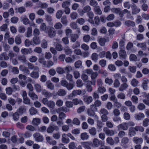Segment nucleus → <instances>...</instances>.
<instances>
[{
	"label": "nucleus",
	"instance_id": "obj_62",
	"mask_svg": "<svg viewBox=\"0 0 149 149\" xmlns=\"http://www.w3.org/2000/svg\"><path fill=\"white\" fill-rule=\"evenodd\" d=\"M106 61L104 59H102L99 61V64L102 67H104L106 66Z\"/></svg>",
	"mask_w": 149,
	"mask_h": 149
},
{
	"label": "nucleus",
	"instance_id": "obj_31",
	"mask_svg": "<svg viewBox=\"0 0 149 149\" xmlns=\"http://www.w3.org/2000/svg\"><path fill=\"white\" fill-rule=\"evenodd\" d=\"M64 12L62 10H58L56 14V17L58 19H59L61 18Z\"/></svg>",
	"mask_w": 149,
	"mask_h": 149
},
{
	"label": "nucleus",
	"instance_id": "obj_50",
	"mask_svg": "<svg viewBox=\"0 0 149 149\" xmlns=\"http://www.w3.org/2000/svg\"><path fill=\"white\" fill-rule=\"evenodd\" d=\"M125 43V39L123 38L121 39L119 42L120 48V49H123L124 47Z\"/></svg>",
	"mask_w": 149,
	"mask_h": 149
},
{
	"label": "nucleus",
	"instance_id": "obj_42",
	"mask_svg": "<svg viewBox=\"0 0 149 149\" xmlns=\"http://www.w3.org/2000/svg\"><path fill=\"white\" fill-rule=\"evenodd\" d=\"M16 56V54L15 53H14L13 51H10L9 52L8 56L9 58H10V59L11 60L13 58L15 57Z\"/></svg>",
	"mask_w": 149,
	"mask_h": 149
},
{
	"label": "nucleus",
	"instance_id": "obj_39",
	"mask_svg": "<svg viewBox=\"0 0 149 149\" xmlns=\"http://www.w3.org/2000/svg\"><path fill=\"white\" fill-rule=\"evenodd\" d=\"M70 2L69 1H64L63 2L62 7L64 8L68 7L70 5Z\"/></svg>",
	"mask_w": 149,
	"mask_h": 149
},
{
	"label": "nucleus",
	"instance_id": "obj_26",
	"mask_svg": "<svg viewBox=\"0 0 149 149\" xmlns=\"http://www.w3.org/2000/svg\"><path fill=\"white\" fill-rule=\"evenodd\" d=\"M66 91L63 89H60L57 92V94L59 96H64L66 94Z\"/></svg>",
	"mask_w": 149,
	"mask_h": 149
},
{
	"label": "nucleus",
	"instance_id": "obj_15",
	"mask_svg": "<svg viewBox=\"0 0 149 149\" xmlns=\"http://www.w3.org/2000/svg\"><path fill=\"white\" fill-rule=\"evenodd\" d=\"M46 85L47 88L51 90H53L54 88V84L50 81H48L46 82Z\"/></svg>",
	"mask_w": 149,
	"mask_h": 149
},
{
	"label": "nucleus",
	"instance_id": "obj_7",
	"mask_svg": "<svg viewBox=\"0 0 149 149\" xmlns=\"http://www.w3.org/2000/svg\"><path fill=\"white\" fill-rule=\"evenodd\" d=\"M132 10V14H136L138 13L140 11V8H138L136 4L132 3L131 6Z\"/></svg>",
	"mask_w": 149,
	"mask_h": 149
},
{
	"label": "nucleus",
	"instance_id": "obj_48",
	"mask_svg": "<svg viewBox=\"0 0 149 149\" xmlns=\"http://www.w3.org/2000/svg\"><path fill=\"white\" fill-rule=\"evenodd\" d=\"M91 10V8L89 6H86L83 8L82 11L84 13L88 12Z\"/></svg>",
	"mask_w": 149,
	"mask_h": 149
},
{
	"label": "nucleus",
	"instance_id": "obj_4",
	"mask_svg": "<svg viewBox=\"0 0 149 149\" xmlns=\"http://www.w3.org/2000/svg\"><path fill=\"white\" fill-rule=\"evenodd\" d=\"M33 136L36 141L38 142H42L43 140V137L39 133H36L33 135Z\"/></svg>",
	"mask_w": 149,
	"mask_h": 149
},
{
	"label": "nucleus",
	"instance_id": "obj_32",
	"mask_svg": "<svg viewBox=\"0 0 149 149\" xmlns=\"http://www.w3.org/2000/svg\"><path fill=\"white\" fill-rule=\"evenodd\" d=\"M125 24L128 26H135V23L132 21L128 20L125 22Z\"/></svg>",
	"mask_w": 149,
	"mask_h": 149
},
{
	"label": "nucleus",
	"instance_id": "obj_9",
	"mask_svg": "<svg viewBox=\"0 0 149 149\" xmlns=\"http://www.w3.org/2000/svg\"><path fill=\"white\" fill-rule=\"evenodd\" d=\"M134 117L135 119L138 120H141L145 117V115L143 113H139L138 114L134 115Z\"/></svg>",
	"mask_w": 149,
	"mask_h": 149
},
{
	"label": "nucleus",
	"instance_id": "obj_24",
	"mask_svg": "<svg viewBox=\"0 0 149 149\" xmlns=\"http://www.w3.org/2000/svg\"><path fill=\"white\" fill-rule=\"evenodd\" d=\"M30 76L34 79H37L39 77V74L38 72L33 71L30 74Z\"/></svg>",
	"mask_w": 149,
	"mask_h": 149
},
{
	"label": "nucleus",
	"instance_id": "obj_53",
	"mask_svg": "<svg viewBox=\"0 0 149 149\" xmlns=\"http://www.w3.org/2000/svg\"><path fill=\"white\" fill-rule=\"evenodd\" d=\"M75 67L78 68L82 65V62L80 60H78L76 62L74 63Z\"/></svg>",
	"mask_w": 149,
	"mask_h": 149
},
{
	"label": "nucleus",
	"instance_id": "obj_2",
	"mask_svg": "<svg viewBox=\"0 0 149 149\" xmlns=\"http://www.w3.org/2000/svg\"><path fill=\"white\" fill-rule=\"evenodd\" d=\"M45 33H47L49 36L51 38H54L56 34L54 28L50 27H49L48 29H47Z\"/></svg>",
	"mask_w": 149,
	"mask_h": 149
},
{
	"label": "nucleus",
	"instance_id": "obj_19",
	"mask_svg": "<svg viewBox=\"0 0 149 149\" xmlns=\"http://www.w3.org/2000/svg\"><path fill=\"white\" fill-rule=\"evenodd\" d=\"M73 104L75 105H77L78 104L82 105L83 104V101L80 99L77 98H75L72 100Z\"/></svg>",
	"mask_w": 149,
	"mask_h": 149
},
{
	"label": "nucleus",
	"instance_id": "obj_58",
	"mask_svg": "<svg viewBox=\"0 0 149 149\" xmlns=\"http://www.w3.org/2000/svg\"><path fill=\"white\" fill-rule=\"evenodd\" d=\"M89 133L92 135H95L96 134V129L95 127H93L89 130Z\"/></svg>",
	"mask_w": 149,
	"mask_h": 149
},
{
	"label": "nucleus",
	"instance_id": "obj_21",
	"mask_svg": "<svg viewBox=\"0 0 149 149\" xmlns=\"http://www.w3.org/2000/svg\"><path fill=\"white\" fill-rule=\"evenodd\" d=\"M128 86V85L126 83L122 84L121 85L119 88V91H123L126 90Z\"/></svg>",
	"mask_w": 149,
	"mask_h": 149
},
{
	"label": "nucleus",
	"instance_id": "obj_23",
	"mask_svg": "<svg viewBox=\"0 0 149 149\" xmlns=\"http://www.w3.org/2000/svg\"><path fill=\"white\" fill-rule=\"evenodd\" d=\"M41 123V120L38 118H35L33 119L32 123L34 125H38Z\"/></svg>",
	"mask_w": 149,
	"mask_h": 149
},
{
	"label": "nucleus",
	"instance_id": "obj_8",
	"mask_svg": "<svg viewBox=\"0 0 149 149\" xmlns=\"http://www.w3.org/2000/svg\"><path fill=\"white\" fill-rule=\"evenodd\" d=\"M133 142L136 144H140L143 142V139L141 138H139L137 137H134L133 139Z\"/></svg>",
	"mask_w": 149,
	"mask_h": 149
},
{
	"label": "nucleus",
	"instance_id": "obj_11",
	"mask_svg": "<svg viewBox=\"0 0 149 149\" xmlns=\"http://www.w3.org/2000/svg\"><path fill=\"white\" fill-rule=\"evenodd\" d=\"M83 100L86 104H89L93 101V98L91 96H84Z\"/></svg>",
	"mask_w": 149,
	"mask_h": 149
},
{
	"label": "nucleus",
	"instance_id": "obj_20",
	"mask_svg": "<svg viewBox=\"0 0 149 149\" xmlns=\"http://www.w3.org/2000/svg\"><path fill=\"white\" fill-rule=\"evenodd\" d=\"M29 95L33 100L37 99L38 98L37 95L33 91L29 92Z\"/></svg>",
	"mask_w": 149,
	"mask_h": 149
},
{
	"label": "nucleus",
	"instance_id": "obj_3",
	"mask_svg": "<svg viewBox=\"0 0 149 149\" xmlns=\"http://www.w3.org/2000/svg\"><path fill=\"white\" fill-rule=\"evenodd\" d=\"M104 145V143L101 140H99L96 138L94 139L93 141V147H97L100 146H102Z\"/></svg>",
	"mask_w": 149,
	"mask_h": 149
},
{
	"label": "nucleus",
	"instance_id": "obj_35",
	"mask_svg": "<svg viewBox=\"0 0 149 149\" xmlns=\"http://www.w3.org/2000/svg\"><path fill=\"white\" fill-rule=\"evenodd\" d=\"M50 26H46L45 24V23H43L41 24L40 28L41 30L42 31H44L45 32L46 31L47 29H48Z\"/></svg>",
	"mask_w": 149,
	"mask_h": 149
},
{
	"label": "nucleus",
	"instance_id": "obj_30",
	"mask_svg": "<svg viewBox=\"0 0 149 149\" xmlns=\"http://www.w3.org/2000/svg\"><path fill=\"white\" fill-rule=\"evenodd\" d=\"M107 143L110 145H113L115 143L114 140L111 137H108L106 139Z\"/></svg>",
	"mask_w": 149,
	"mask_h": 149
},
{
	"label": "nucleus",
	"instance_id": "obj_27",
	"mask_svg": "<svg viewBox=\"0 0 149 149\" xmlns=\"http://www.w3.org/2000/svg\"><path fill=\"white\" fill-rule=\"evenodd\" d=\"M71 40L72 42H74L79 38V36L77 34L70 35Z\"/></svg>",
	"mask_w": 149,
	"mask_h": 149
},
{
	"label": "nucleus",
	"instance_id": "obj_45",
	"mask_svg": "<svg viewBox=\"0 0 149 149\" xmlns=\"http://www.w3.org/2000/svg\"><path fill=\"white\" fill-rule=\"evenodd\" d=\"M137 45L138 47L142 48L143 50H145L146 49V45L145 42L138 43Z\"/></svg>",
	"mask_w": 149,
	"mask_h": 149
},
{
	"label": "nucleus",
	"instance_id": "obj_37",
	"mask_svg": "<svg viewBox=\"0 0 149 149\" xmlns=\"http://www.w3.org/2000/svg\"><path fill=\"white\" fill-rule=\"evenodd\" d=\"M64 50L65 54L67 55L70 54L72 53L71 49L68 48V46L65 47Z\"/></svg>",
	"mask_w": 149,
	"mask_h": 149
},
{
	"label": "nucleus",
	"instance_id": "obj_57",
	"mask_svg": "<svg viewBox=\"0 0 149 149\" xmlns=\"http://www.w3.org/2000/svg\"><path fill=\"white\" fill-rule=\"evenodd\" d=\"M18 10V12L20 13H22L26 11V8L22 6L17 8L16 10Z\"/></svg>",
	"mask_w": 149,
	"mask_h": 149
},
{
	"label": "nucleus",
	"instance_id": "obj_22",
	"mask_svg": "<svg viewBox=\"0 0 149 149\" xmlns=\"http://www.w3.org/2000/svg\"><path fill=\"white\" fill-rule=\"evenodd\" d=\"M61 22L64 25L66 26L67 24L68 21L66 15H64L61 19Z\"/></svg>",
	"mask_w": 149,
	"mask_h": 149
},
{
	"label": "nucleus",
	"instance_id": "obj_5",
	"mask_svg": "<svg viewBox=\"0 0 149 149\" xmlns=\"http://www.w3.org/2000/svg\"><path fill=\"white\" fill-rule=\"evenodd\" d=\"M103 131L105 132L106 134L108 136H113L114 134V132L113 130H109L106 127L104 128Z\"/></svg>",
	"mask_w": 149,
	"mask_h": 149
},
{
	"label": "nucleus",
	"instance_id": "obj_61",
	"mask_svg": "<svg viewBox=\"0 0 149 149\" xmlns=\"http://www.w3.org/2000/svg\"><path fill=\"white\" fill-rule=\"evenodd\" d=\"M47 42L45 40L42 41L41 43V47L43 48H46L47 47Z\"/></svg>",
	"mask_w": 149,
	"mask_h": 149
},
{
	"label": "nucleus",
	"instance_id": "obj_40",
	"mask_svg": "<svg viewBox=\"0 0 149 149\" xmlns=\"http://www.w3.org/2000/svg\"><path fill=\"white\" fill-rule=\"evenodd\" d=\"M18 111L21 114L24 113L26 112V109L24 106H21L19 108Z\"/></svg>",
	"mask_w": 149,
	"mask_h": 149
},
{
	"label": "nucleus",
	"instance_id": "obj_47",
	"mask_svg": "<svg viewBox=\"0 0 149 149\" xmlns=\"http://www.w3.org/2000/svg\"><path fill=\"white\" fill-rule=\"evenodd\" d=\"M32 36V28L31 27H29L27 28L26 35L27 37H31Z\"/></svg>",
	"mask_w": 149,
	"mask_h": 149
},
{
	"label": "nucleus",
	"instance_id": "obj_52",
	"mask_svg": "<svg viewBox=\"0 0 149 149\" xmlns=\"http://www.w3.org/2000/svg\"><path fill=\"white\" fill-rule=\"evenodd\" d=\"M21 67H23V66L21 65L19 66V68L20 70L24 71L26 74H29V71L27 68H24L23 69H21Z\"/></svg>",
	"mask_w": 149,
	"mask_h": 149
},
{
	"label": "nucleus",
	"instance_id": "obj_64",
	"mask_svg": "<svg viewBox=\"0 0 149 149\" xmlns=\"http://www.w3.org/2000/svg\"><path fill=\"white\" fill-rule=\"evenodd\" d=\"M13 117L14 120L17 121L19 118V115L17 112H15L13 115Z\"/></svg>",
	"mask_w": 149,
	"mask_h": 149
},
{
	"label": "nucleus",
	"instance_id": "obj_33",
	"mask_svg": "<svg viewBox=\"0 0 149 149\" xmlns=\"http://www.w3.org/2000/svg\"><path fill=\"white\" fill-rule=\"evenodd\" d=\"M89 136L86 132H84L81 134V138L83 140H87Z\"/></svg>",
	"mask_w": 149,
	"mask_h": 149
},
{
	"label": "nucleus",
	"instance_id": "obj_29",
	"mask_svg": "<svg viewBox=\"0 0 149 149\" xmlns=\"http://www.w3.org/2000/svg\"><path fill=\"white\" fill-rule=\"evenodd\" d=\"M130 61H139V59H138L136 55L134 54H132L130 55Z\"/></svg>",
	"mask_w": 149,
	"mask_h": 149
},
{
	"label": "nucleus",
	"instance_id": "obj_14",
	"mask_svg": "<svg viewBox=\"0 0 149 149\" xmlns=\"http://www.w3.org/2000/svg\"><path fill=\"white\" fill-rule=\"evenodd\" d=\"M135 130L136 131H139L140 132H143L144 131V128L141 126H136L134 127H131L130 128V130Z\"/></svg>",
	"mask_w": 149,
	"mask_h": 149
},
{
	"label": "nucleus",
	"instance_id": "obj_55",
	"mask_svg": "<svg viewBox=\"0 0 149 149\" xmlns=\"http://www.w3.org/2000/svg\"><path fill=\"white\" fill-rule=\"evenodd\" d=\"M145 107V105L143 103L139 104L137 107V108L140 110H144Z\"/></svg>",
	"mask_w": 149,
	"mask_h": 149
},
{
	"label": "nucleus",
	"instance_id": "obj_18",
	"mask_svg": "<svg viewBox=\"0 0 149 149\" xmlns=\"http://www.w3.org/2000/svg\"><path fill=\"white\" fill-rule=\"evenodd\" d=\"M18 59L21 62L27 63L28 61L26 60V58L24 55H20L18 57Z\"/></svg>",
	"mask_w": 149,
	"mask_h": 149
},
{
	"label": "nucleus",
	"instance_id": "obj_16",
	"mask_svg": "<svg viewBox=\"0 0 149 149\" xmlns=\"http://www.w3.org/2000/svg\"><path fill=\"white\" fill-rule=\"evenodd\" d=\"M83 147L85 149H91L90 146L91 143L88 142H83L81 143Z\"/></svg>",
	"mask_w": 149,
	"mask_h": 149
},
{
	"label": "nucleus",
	"instance_id": "obj_54",
	"mask_svg": "<svg viewBox=\"0 0 149 149\" xmlns=\"http://www.w3.org/2000/svg\"><path fill=\"white\" fill-rule=\"evenodd\" d=\"M149 122V119L146 118L144 119L143 122V126L144 127H147L148 124Z\"/></svg>",
	"mask_w": 149,
	"mask_h": 149
},
{
	"label": "nucleus",
	"instance_id": "obj_60",
	"mask_svg": "<svg viewBox=\"0 0 149 149\" xmlns=\"http://www.w3.org/2000/svg\"><path fill=\"white\" fill-rule=\"evenodd\" d=\"M62 27L63 25L60 22L56 23L54 26V28L56 29H60Z\"/></svg>",
	"mask_w": 149,
	"mask_h": 149
},
{
	"label": "nucleus",
	"instance_id": "obj_38",
	"mask_svg": "<svg viewBox=\"0 0 149 149\" xmlns=\"http://www.w3.org/2000/svg\"><path fill=\"white\" fill-rule=\"evenodd\" d=\"M94 10L95 12L97 14L100 15L102 13L100 7L99 6H97L95 7Z\"/></svg>",
	"mask_w": 149,
	"mask_h": 149
},
{
	"label": "nucleus",
	"instance_id": "obj_36",
	"mask_svg": "<svg viewBox=\"0 0 149 149\" xmlns=\"http://www.w3.org/2000/svg\"><path fill=\"white\" fill-rule=\"evenodd\" d=\"M97 128L99 130L101 131V128L103 127L104 124L100 120H97Z\"/></svg>",
	"mask_w": 149,
	"mask_h": 149
},
{
	"label": "nucleus",
	"instance_id": "obj_41",
	"mask_svg": "<svg viewBox=\"0 0 149 149\" xmlns=\"http://www.w3.org/2000/svg\"><path fill=\"white\" fill-rule=\"evenodd\" d=\"M35 89L36 91L38 92H40L41 91L42 88L41 86L39 84H36L34 85Z\"/></svg>",
	"mask_w": 149,
	"mask_h": 149
},
{
	"label": "nucleus",
	"instance_id": "obj_49",
	"mask_svg": "<svg viewBox=\"0 0 149 149\" xmlns=\"http://www.w3.org/2000/svg\"><path fill=\"white\" fill-rule=\"evenodd\" d=\"M52 136L54 139H58L60 138L61 135L59 132H57L55 133H53Z\"/></svg>",
	"mask_w": 149,
	"mask_h": 149
},
{
	"label": "nucleus",
	"instance_id": "obj_28",
	"mask_svg": "<svg viewBox=\"0 0 149 149\" xmlns=\"http://www.w3.org/2000/svg\"><path fill=\"white\" fill-rule=\"evenodd\" d=\"M33 41L36 45H38L40 42L39 37L37 36H34V37L33 38Z\"/></svg>",
	"mask_w": 149,
	"mask_h": 149
},
{
	"label": "nucleus",
	"instance_id": "obj_43",
	"mask_svg": "<svg viewBox=\"0 0 149 149\" xmlns=\"http://www.w3.org/2000/svg\"><path fill=\"white\" fill-rule=\"evenodd\" d=\"M98 55L96 53H93L92 54L91 59L94 61L96 62L98 60Z\"/></svg>",
	"mask_w": 149,
	"mask_h": 149
},
{
	"label": "nucleus",
	"instance_id": "obj_13",
	"mask_svg": "<svg viewBox=\"0 0 149 149\" xmlns=\"http://www.w3.org/2000/svg\"><path fill=\"white\" fill-rule=\"evenodd\" d=\"M9 59V57L6 52H3L0 54V60L7 61Z\"/></svg>",
	"mask_w": 149,
	"mask_h": 149
},
{
	"label": "nucleus",
	"instance_id": "obj_10",
	"mask_svg": "<svg viewBox=\"0 0 149 149\" xmlns=\"http://www.w3.org/2000/svg\"><path fill=\"white\" fill-rule=\"evenodd\" d=\"M67 134L64 133L62 136L61 141L63 143H68L70 142V139L67 138Z\"/></svg>",
	"mask_w": 149,
	"mask_h": 149
},
{
	"label": "nucleus",
	"instance_id": "obj_12",
	"mask_svg": "<svg viewBox=\"0 0 149 149\" xmlns=\"http://www.w3.org/2000/svg\"><path fill=\"white\" fill-rule=\"evenodd\" d=\"M119 52V54L120 59H125L126 56V52L125 50L122 49Z\"/></svg>",
	"mask_w": 149,
	"mask_h": 149
},
{
	"label": "nucleus",
	"instance_id": "obj_56",
	"mask_svg": "<svg viewBox=\"0 0 149 149\" xmlns=\"http://www.w3.org/2000/svg\"><path fill=\"white\" fill-rule=\"evenodd\" d=\"M81 93V90H74L72 91V96H73L77 95H80Z\"/></svg>",
	"mask_w": 149,
	"mask_h": 149
},
{
	"label": "nucleus",
	"instance_id": "obj_17",
	"mask_svg": "<svg viewBox=\"0 0 149 149\" xmlns=\"http://www.w3.org/2000/svg\"><path fill=\"white\" fill-rule=\"evenodd\" d=\"M127 123H123L122 124H120L118 126V128H121L123 130H127L128 128Z\"/></svg>",
	"mask_w": 149,
	"mask_h": 149
},
{
	"label": "nucleus",
	"instance_id": "obj_34",
	"mask_svg": "<svg viewBox=\"0 0 149 149\" xmlns=\"http://www.w3.org/2000/svg\"><path fill=\"white\" fill-rule=\"evenodd\" d=\"M107 40L105 38H100L98 42L101 46H104Z\"/></svg>",
	"mask_w": 149,
	"mask_h": 149
},
{
	"label": "nucleus",
	"instance_id": "obj_25",
	"mask_svg": "<svg viewBox=\"0 0 149 149\" xmlns=\"http://www.w3.org/2000/svg\"><path fill=\"white\" fill-rule=\"evenodd\" d=\"M42 94L44 95L47 98H49L52 96V95L51 93L48 92L45 90H44L42 91Z\"/></svg>",
	"mask_w": 149,
	"mask_h": 149
},
{
	"label": "nucleus",
	"instance_id": "obj_46",
	"mask_svg": "<svg viewBox=\"0 0 149 149\" xmlns=\"http://www.w3.org/2000/svg\"><path fill=\"white\" fill-rule=\"evenodd\" d=\"M65 72L67 74L69 73V72L72 70V67L70 66H67L64 68Z\"/></svg>",
	"mask_w": 149,
	"mask_h": 149
},
{
	"label": "nucleus",
	"instance_id": "obj_63",
	"mask_svg": "<svg viewBox=\"0 0 149 149\" xmlns=\"http://www.w3.org/2000/svg\"><path fill=\"white\" fill-rule=\"evenodd\" d=\"M97 91L99 93L103 94L106 91V90L104 87H101L98 88Z\"/></svg>",
	"mask_w": 149,
	"mask_h": 149
},
{
	"label": "nucleus",
	"instance_id": "obj_59",
	"mask_svg": "<svg viewBox=\"0 0 149 149\" xmlns=\"http://www.w3.org/2000/svg\"><path fill=\"white\" fill-rule=\"evenodd\" d=\"M15 43L17 45H19L21 43V40L20 37L19 36H17L16 37L15 39Z\"/></svg>",
	"mask_w": 149,
	"mask_h": 149
},
{
	"label": "nucleus",
	"instance_id": "obj_1",
	"mask_svg": "<svg viewBox=\"0 0 149 149\" xmlns=\"http://www.w3.org/2000/svg\"><path fill=\"white\" fill-rule=\"evenodd\" d=\"M97 109L94 106V104H92L90 108L88 109L87 111V113L89 116H95V117L97 120L98 119V116L95 115V111H97Z\"/></svg>",
	"mask_w": 149,
	"mask_h": 149
},
{
	"label": "nucleus",
	"instance_id": "obj_51",
	"mask_svg": "<svg viewBox=\"0 0 149 149\" xmlns=\"http://www.w3.org/2000/svg\"><path fill=\"white\" fill-rule=\"evenodd\" d=\"M21 52L22 54L24 55H26L29 53H31L29 49L26 48L22 49L21 50Z\"/></svg>",
	"mask_w": 149,
	"mask_h": 149
},
{
	"label": "nucleus",
	"instance_id": "obj_6",
	"mask_svg": "<svg viewBox=\"0 0 149 149\" xmlns=\"http://www.w3.org/2000/svg\"><path fill=\"white\" fill-rule=\"evenodd\" d=\"M59 130V128L57 126H50L47 128V132L49 133H52L54 130L57 131Z\"/></svg>",
	"mask_w": 149,
	"mask_h": 149
},
{
	"label": "nucleus",
	"instance_id": "obj_44",
	"mask_svg": "<svg viewBox=\"0 0 149 149\" xmlns=\"http://www.w3.org/2000/svg\"><path fill=\"white\" fill-rule=\"evenodd\" d=\"M29 112L31 115H33L36 114L38 111L35 108L32 107L29 109Z\"/></svg>",
	"mask_w": 149,
	"mask_h": 149
}]
</instances>
